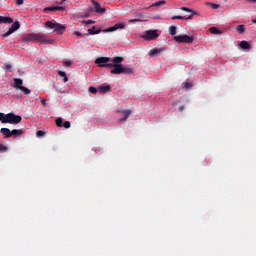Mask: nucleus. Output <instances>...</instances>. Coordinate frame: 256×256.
<instances>
[{"mask_svg":"<svg viewBox=\"0 0 256 256\" xmlns=\"http://www.w3.org/2000/svg\"><path fill=\"white\" fill-rule=\"evenodd\" d=\"M22 39L24 41L42 43L44 45H48V43H50V40L47 39V37L41 33H27L22 36Z\"/></svg>","mask_w":256,"mask_h":256,"instance_id":"1","label":"nucleus"},{"mask_svg":"<svg viewBox=\"0 0 256 256\" xmlns=\"http://www.w3.org/2000/svg\"><path fill=\"white\" fill-rule=\"evenodd\" d=\"M0 121L2 123L18 124L22 121V117L20 115H15L14 113L5 115L0 112Z\"/></svg>","mask_w":256,"mask_h":256,"instance_id":"2","label":"nucleus"},{"mask_svg":"<svg viewBox=\"0 0 256 256\" xmlns=\"http://www.w3.org/2000/svg\"><path fill=\"white\" fill-rule=\"evenodd\" d=\"M0 132L4 136V139L17 138L23 135V130L21 129H14L11 131L9 128H2Z\"/></svg>","mask_w":256,"mask_h":256,"instance_id":"3","label":"nucleus"},{"mask_svg":"<svg viewBox=\"0 0 256 256\" xmlns=\"http://www.w3.org/2000/svg\"><path fill=\"white\" fill-rule=\"evenodd\" d=\"M110 73L114 74V75H120V74L133 75L134 74V69L131 68V67L119 64V66H116L115 70H110Z\"/></svg>","mask_w":256,"mask_h":256,"instance_id":"4","label":"nucleus"},{"mask_svg":"<svg viewBox=\"0 0 256 256\" xmlns=\"http://www.w3.org/2000/svg\"><path fill=\"white\" fill-rule=\"evenodd\" d=\"M45 26L52 29L54 32H56L59 35H61L66 30V27L64 25H61V24H59L57 22H53V21L45 22Z\"/></svg>","mask_w":256,"mask_h":256,"instance_id":"5","label":"nucleus"},{"mask_svg":"<svg viewBox=\"0 0 256 256\" xmlns=\"http://www.w3.org/2000/svg\"><path fill=\"white\" fill-rule=\"evenodd\" d=\"M157 37H159L157 30H148L142 35L144 41H154Z\"/></svg>","mask_w":256,"mask_h":256,"instance_id":"6","label":"nucleus"},{"mask_svg":"<svg viewBox=\"0 0 256 256\" xmlns=\"http://www.w3.org/2000/svg\"><path fill=\"white\" fill-rule=\"evenodd\" d=\"M174 41H176V43H193L194 36L177 35L174 37Z\"/></svg>","mask_w":256,"mask_h":256,"instance_id":"7","label":"nucleus"},{"mask_svg":"<svg viewBox=\"0 0 256 256\" xmlns=\"http://www.w3.org/2000/svg\"><path fill=\"white\" fill-rule=\"evenodd\" d=\"M181 10L184 11V12L191 13L190 16H188V17L187 16H173L172 20H176V19H179V20H190L196 14L193 10H191L189 8H186V7H182Z\"/></svg>","mask_w":256,"mask_h":256,"instance_id":"8","label":"nucleus"},{"mask_svg":"<svg viewBox=\"0 0 256 256\" xmlns=\"http://www.w3.org/2000/svg\"><path fill=\"white\" fill-rule=\"evenodd\" d=\"M20 28V23L18 21L14 22L12 26H10V29L3 35V37H8L15 31H17Z\"/></svg>","mask_w":256,"mask_h":256,"instance_id":"9","label":"nucleus"},{"mask_svg":"<svg viewBox=\"0 0 256 256\" xmlns=\"http://www.w3.org/2000/svg\"><path fill=\"white\" fill-rule=\"evenodd\" d=\"M111 61L110 57H98L96 59V64H98V66L100 67H105L107 63H109Z\"/></svg>","mask_w":256,"mask_h":256,"instance_id":"10","label":"nucleus"},{"mask_svg":"<svg viewBox=\"0 0 256 256\" xmlns=\"http://www.w3.org/2000/svg\"><path fill=\"white\" fill-rule=\"evenodd\" d=\"M165 48H153L149 51L148 55L150 57H156L157 55L161 54L162 52H165Z\"/></svg>","mask_w":256,"mask_h":256,"instance_id":"11","label":"nucleus"},{"mask_svg":"<svg viewBox=\"0 0 256 256\" xmlns=\"http://www.w3.org/2000/svg\"><path fill=\"white\" fill-rule=\"evenodd\" d=\"M124 28H125L124 23H117L114 26L105 29L104 32H113V31H116L117 29H124Z\"/></svg>","mask_w":256,"mask_h":256,"instance_id":"12","label":"nucleus"},{"mask_svg":"<svg viewBox=\"0 0 256 256\" xmlns=\"http://www.w3.org/2000/svg\"><path fill=\"white\" fill-rule=\"evenodd\" d=\"M91 2L93 3V5L95 7L96 13L104 14L106 12V9L101 8V5L98 2H96L95 0H91Z\"/></svg>","mask_w":256,"mask_h":256,"instance_id":"13","label":"nucleus"},{"mask_svg":"<svg viewBox=\"0 0 256 256\" xmlns=\"http://www.w3.org/2000/svg\"><path fill=\"white\" fill-rule=\"evenodd\" d=\"M65 7H59V6H53V7H47L43 10L44 13H49L52 11H65Z\"/></svg>","mask_w":256,"mask_h":256,"instance_id":"14","label":"nucleus"},{"mask_svg":"<svg viewBox=\"0 0 256 256\" xmlns=\"http://www.w3.org/2000/svg\"><path fill=\"white\" fill-rule=\"evenodd\" d=\"M23 79L22 78H14V88L21 89L23 86Z\"/></svg>","mask_w":256,"mask_h":256,"instance_id":"15","label":"nucleus"},{"mask_svg":"<svg viewBox=\"0 0 256 256\" xmlns=\"http://www.w3.org/2000/svg\"><path fill=\"white\" fill-rule=\"evenodd\" d=\"M122 114L124 115V117L119 119L118 122L126 121L131 116L132 111L131 110H123Z\"/></svg>","mask_w":256,"mask_h":256,"instance_id":"16","label":"nucleus"},{"mask_svg":"<svg viewBox=\"0 0 256 256\" xmlns=\"http://www.w3.org/2000/svg\"><path fill=\"white\" fill-rule=\"evenodd\" d=\"M111 62L114 63L115 65H120L121 63L124 62V57L122 56H115L111 59Z\"/></svg>","mask_w":256,"mask_h":256,"instance_id":"17","label":"nucleus"},{"mask_svg":"<svg viewBox=\"0 0 256 256\" xmlns=\"http://www.w3.org/2000/svg\"><path fill=\"white\" fill-rule=\"evenodd\" d=\"M110 90H111V86H109V84H102V86H98V91L102 93H107Z\"/></svg>","mask_w":256,"mask_h":256,"instance_id":"18","label":"nucleus"},{"mask_svg":"<svg viewBox=\"0 0 256 256\" xmlns=\"http://www.w3.org/2000/svg\"><path fill=\"white\" fill-rule=\"evenodd\" d=\"M11 24L13 23V19L10 18V17H3V16H0V24Z\"/></svg>","mask_w":256,"mask_h":256,"instance_id":"19","label":"nucleus"},{"mask_svg":"<svg viewBox=\"0 0 256 256\" xmlns=\"http://www.w3.org/2000/svg\"><path fill=\"white\" fill-rule=\"evenodd\" d=\"M101 29H97L95 26H93L91 29H88L87 35H95L101 33Z\"/></svg>","mask_w":256,"mask_h":256,"instance_id":"20","label":"nucleus"},{"mask_svg":"<svg viewBox=\"0 0 256 256\" xmlns=\"http://www.w3.org/2000/svg\"><path fill=\"white\" fill-rule=\"evenodd\" d=\"M240 48L243 50H249L251 48V46L247 41H241Z\"/></svg>","mask_w":256,"mask_h":256,"instance_id":"21","label":"nucleus"},{"mask_svg":"<svg viewBox=\"0 0 256 256\" xmlns=\"http://www.w3.org/2000/svg\"><path fill=\"white\" fill-rule=\"evenodd\" d=\"M118 66H120V64H114V62L105 64V67L112 68L111 71H115Z\"/></svg>","mask_w":256,"mask_h":256,"instance_id":"22","label":"nucleus"},{"mask_svg":"<svg viewBox=\"0 0 256 256\" xmlns=\"http://www.w3.org/2000/svg\"><path fill=\"white\" fill-rule=\"evenodd\" d=\"M58 75H59L60 77H63V78H64V79H63L64 83H66V82L68 81V77H67L65 71L58 70Z\"/></svg>","mask_w":256,"mask_h":256,"instance_id":"23","label":"nucleus"},{"mask_svg":"<svg viewBox=\"0 0 256 256\" xmlns=\"http://www.w3.org/2000/svg\"><path fill=\"white\" fill-rule=\"evenodd\" d=\"M209 31H210V33H212V34H220V33H221V30L218 29L217 27H211V28L209 29Z\"/></svg>","mask_w":256,"mask_h":256,"instance_id":"24","label":"nucleus"},{"mask_svg":"<svg viewBox=\"0 0 256 256\" xmlns=\"http://www.w3.org/2000/svg\"><path fill=\"white\" fill-rule=\"evenodd\" d=\"M169 32L172 36H175L177 33V27L176 26H170Z\"/></svg>","mask_w":256,"mask_h":256,"instance_id":"25","label":"nucleus"},{"mask_svg":"<svg viewBox=\"0 0 256 256\" xmlns=\"http://www.w3.org/2000/svg\"><path fill=\"white\" fill-rule=\"evenodd\" d=\"M20 91H22L25 95L31 94V90H29V88H26V86H22L20 88Z\"/></svg>","mask_w":256,"mask_h":256,"instance_id":"26","label":"nucleus"},{"mask_svg":"<svg viewBox=\"0 0 256 256\" xmlns=\"http://www.w3.org/2000/svg\"><path fill=\"white\" fill-rule=\"evenodd\" d=\"M236 30L238 31L239 34H242L245 31V26L244 25H238L236 27Z\"/></svg>","mask_w":256,"mask_h":256,"instance_id":"27","label":"nucleus"},{"mask_svg":"<svg viewBox=\"0 0 256 256\" xmlns=\"http://www.w3.org/2000/svg\"><path fill=\"white\" fill-rule=\"evenodd\" d=\"M166 4V1H159V2H156L152 5V7H160V6H163Z\"/></svg>","mask_w":256,"mask_h":256,"instance_id":"28","label":"nucleus"},{"mask_svg":"<svg viewBox=\"0 0 256 256\" xmlns=\"http://www.w3.org/2000/svg\"><path fill=\"white\" fill-rule=\"evenodd\" d=\"M99 91V88H95V86H90L89 92L92 94H96Z\"/></svg>","mask_w":256,"mask_h":256,"instance_id":"29","label":"nucleus"},{"mask_svg":"<svg viewBox=\"0 0 256 256\" xmlns=\"http://www.w3.org/2000/svg\"><path fill=\"white\" fill-rule=\"evenodd\" d=\"M45 136V132L43 130H39L36 132V137L43 138Z\"/></svg>","mask_w":256,"mask_h":256,"instance_id":"30","label":"nucleus"},{"mask_svg":"<svg viewBox=\"0 0 256 256\" xmlns=\"http://www.w3.org/2000/svg\"><path fill=\"white\" fill-rule=\"evenodd\" d=\"M63 120H62V118H58V119H56V125H57V127H62L63 126Z\"/></svg>","mask_w":256,"mask_h":256,"instance_id":"31","label":"nucleus"},{"mask_svg":"<svg viewBox=\"0 0 256 256\" xmlns=\"http://www.w3.org/2000/svg\"><path fill=\"white\" fill-rule=\"evenodd\" d=\"M7 150H8L7 146L0 144V153H5Z\"/></svg>","mask_w":256,"mask_h":256,"instance_id":"32","label":"nucleus"},{"mask_svg":"<svg viewBox=\"0 0 256 256\" xmlns=\"http://www.w3.org/2000/svg\"><path fill=\"white\" fill-rule=\"evenodd\" d=\"M5 70H6L7 72H12V65L9 64V63H6V64H5Z\"/></svg>","mask_w":256,"mask_h":256,"instance_id":"33","label":"nucleus"},{"mask_svg":"<svg viewBox=\"0 0 256 256\" xmlns=\"http://www.w3.org/2000/svg\"><path fill=\"white\" fill-rule=\"evenodd\" d=\"M62 127H64L65 129H70L71 123L69 121H65Z\"/></svg>","mask_w":256,"mask_h":256,"instance_id":"34","label":"nucleus"},{"mask_svg":"<svg viewBox=\"0 0 256 256\" xmlns=\"http://www.w3.org/2000/svg\"><path fill=\"white\" fill-rule=\"evenodd\" d=\"M210 7H211L212 9H218V8H220V5L210 3Z\"/></svg>","mask_w":256,"mask_h":256,"instance_id":"35","label":"nucleus"},{"mask_svg":"<svg viewBox=\"0 0 256 256\" xmlns=\"http://www.w3.org/2000/svg\"><path fill=\"white\" fill-rule=\"evenodd\" d=\"M17 6H21L24 4V0H15Z\"/></svg>","mask_w":256,"mask_h":256,"instance_id":"36","label":"nucleus"},{"mask_svg":"<svg viewBox=\"0 0 256 256\" xmlns=\"http://www.w3.org/2000/svg\"><path fill=\"white\" fill-rule=\"evenodd\" d=\"M63 65H64V67H69V66H71V62L70 61H65L63 63Z\"/></svg>","mask_w":256,"mask_h":256,"instance_id":"37","label":"nucleus"},{"mask_svg":"<svg viewBox=\"0 0 256 256\" xmlns=\"http://www.w3.org/2000/svg\"><path fill=\"white\" fill-rule=\"evenodd\" d=\"M130 23H136V22H141V19H132L129 20Z\"/></svg>","mask_w":256,"mask_h":256,"instance_id":"38","label":"nucleus"},{"mask_svg":"<svg viewBox=\"0 0 256 256\" xmlns=\"http://www.w3.org/2000/svg\"><path fill=\"white\" fill-rule=\"evenodd\" d=\"M74 34H75L76 36H78V37H82V36H83L82 33L79 32V31H75Z\"/></svg>","mask_w":256,"mask_h":256,"instance_id":"39","label":"nucleus"},{"mask_svg":"<svg viewBox=\"0 0 256 256\" xmlns=\"http://www.w3.org/2000/svg\"><path fill=\"white\" fill-rule=\"evenodd\" d=\"M192 86V84H190V82H186L185 84H184V87H186V88H190Z\"/></svg>","mask_w":256,"mask_h":256,"instance_id":"40","label":"nucleus"},{"mask_svg":"<svg viewBox=\"0 0 256 256\" xmlns=\"http://www.w3.org/2000/svg\"><path fill=\"white\" fill-rule=\"evenodd\" d=\"M86 24H94L95 22L93 20H88L85 22Z\"/></svg>","mask_w":256,"mask_h":256,"instance_id":"41","label":"nucleus"},{"mask_svg":"<svg viewBox=\"0 0 256 256\" xmlns=\"http://www.w3.org/2000/svg\"><path fill=\"white\" fill-rule=\"evenodd\" d=\"M41 104H42L43 106H46V105H47L46 100H41Z\"/></svg>","mask_w":256,"mask_h":256,"instance_id":"42","label":"nucleus"},{"mask_svg":"<svg viewBox=\"0 0 256 256\" xmlns=\"http://www.w3.org/2000/svg\"><path fill=\"white\" fill-rule=\"evenodd\" d=\"M136 17L143 18V13L137 14Z\"/></svg>","mask_w":256,"mask_h":256,"instance_id":"43","label":"nucleus"},{"mask_svg":"<svg viewBox=\"0 0 256 256\" xmlns=\"http://www.w3.org/2000/svg\"><path fill=\"white\" fill-rule=\"evenodd\" d=\"M185 109V107L182 105L179 107V111L182 112Z\"/></svg>","mask_w":256,"mask_h":256,"instance_id":"44","label":"nucleus"},{"mask_svg":"<svg viewBox=\"0 0 256 256\" xmlns=\"http://www.w3.org/2000/svg\"><path fill=\"white\" fill-rule=\"evenodd\" d=\"M252 22L256 24V19H253Z\"/></svg>","mask_w":256,"mask_h":256,"instance_id":"45","label":"nucleus"},{"mask_svg":"<svg viewBox=\"0 0 256 256\" xmlns=\"http://www.w3.org/2000/svg\"><path fill=\"white\" fill-rule=\"evenodd\" d=\"M253 2H255V3H256V0H253Z\"/></svg>","mask_w":256,"mask_h":256,"instance_id":"46","label":"nucleus"},{"mask_svg":"<svg viewBox=\"0 0 256 256\" xmlns=\"http://www.w3.org/2000/svg\"><path fill=\"white\" fill-rule=\"evenodd\" d=\"M225 2H227V0H225Z\"/></svg>","mask_w":256,"mask_h":256,"instance_id":"47","label":"nucleus"}]
</instances>
